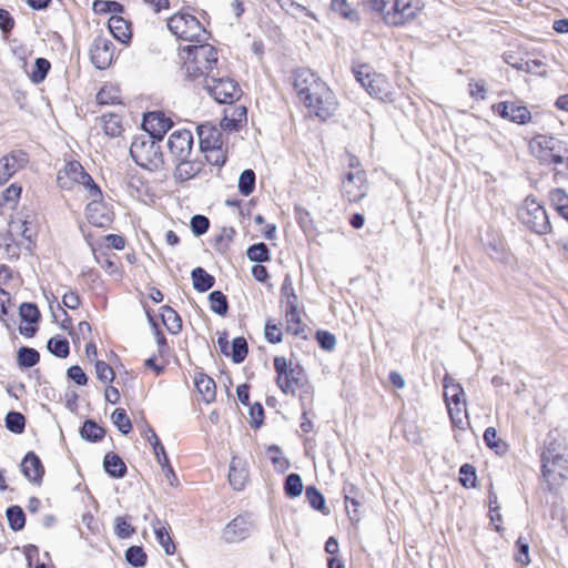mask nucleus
I'll return each instance as SVG.
<instances>
[{
    "label": "nucleus",
    "mask_w": 568,
    "mask_h": 568,
    "mask_svg": "<svg viewBox=\"0 0 568 568\" xmlns=\"http://www.w3.org/2000/svg\"><path fill=\"white\" fill-rule=\"evenodd\" d=\"M290 83L310 118L326 122L336 115L339 109L336 93L317 72L307 67L296 68L291 72Z\"/></svg>",
    "instance_id": "nucleus-1"
},
{
    "label": "nucleus",
    "mask_w": 568,
    "mask_h": 568,
    "mask_svg": "<svg viewBox=\"0 0 568 568\" xmlns=\"http://www.w3.org/2000/svg\"><path fill=\"white\" fill-rule=\"evenodd\" d=\"M210 19L205 11L185 6L166 19L171 34L180 42L203 43L211 39Z\"/></svg>",
    "instance_id": "nucleus-2"
},
{
    "label": "nucleus",
    "mask_w": 568,
    "mask_h": 568,
    "mask_svg": "<svg viewBox=\"0 0 568 568\" xmlns=\"http://www.w3.org/2000/svg\"><path fill=\"white\" fill-rule=\"evenodd\" d=\"M531 154L542 165H552L556 183L568 182V143L555 136L538 134L529 142Z\"/></svg>",
    "instance_id": "nucleus-3"
},
{
    "label": "nucleus",
    "mask_w": 568,
    "mask_h": 568,
    "mask_svg": "<svg viewBox=\"0 0 568 568\" xmlns=\"http://www.w3.org/2000/svg\"><path fill=\"white\" fill-rule=\"evenodd\" d=\"M180 54L183 60L181 69L192 81L207 80L217 69L219 51L207 42L185 45Z\"/></svg>",
    "instance_id": "nucleus-4"
},
{
    "label": "nucleus",
    "mask_w": 568,
    "mask_h": 568,
    "mask_svg": "<svg viewBox=\"0 0 568 568\" xmlns=\"http://www.w3.org/2000/svg\"><path fill=\"white\" fill-rule=\"evenodd\" d=\"M274 382L285 396L295 397L298 392L310 388V381L302 365L283 355L273 358Z\"/></svg>",
    "instance_id": "nucleus-5"
},
{
    "label": "nucleus",
    "mask_w": 568,
    "mask_h": 568,
    "mask_svg": "<svg viewBox=\"0 0 568 568\" xmlns=\"http://www.w3.org/2000/svg\"><path fill=\"white\" fill-rule=\"evenodd\" d=\"M130 154L139 166L150 171L159 170L164 164L161 141L146 134L133 138Z\"/></svg>",
    "instance_id": "nucleus-6"
},
{
    "label": "nucleus",
    "mask_w": 568,
    "mask_h": 568,
    "mask_svg": "<svg viewBox=\"0 0 568 568\" xmlns=\"http://www.w3.org/2000/svg\"><path fill=\"white\" fill-rule=\"evenodd\" d=\"M349 170L342 181V196L349 203H357L364 199L369 190V183L365 170L357 158L348 156Z\"/></svg>",
    "instance_id": "nucleus-7"
},
{
    "label": "nucleus",
    "mask_w": 568,
    "mask_h": 568,
    "mask_svg": "<svg viewBox=\"0 0 568 568\" xmlns=\"http://www.w3.org/2000/svg\"><path fill=\"white\" fill-rule=\"evenodd\" d=\"M57 183L60 189L67 191L83 186L87 193L91 191L92 185H98L82 164L75 160L68 161L64 166L58 171Z\"/></svg>",
    "instance_id": "nucleus-8"
},
{
    "label": "nucleus",
    "mask_w": 568,
    "mask_h": 568,
    "mask_svg": "<svg viewBox=\"0 0 568 568\" xmlns=\"http://www.w3.org/2000/svg\"><path fill=\"white\" fill-rule=\"evenodd\" d=\"M519 220L530 231L544 235L551 232V224L547 211L535 199L527 197L519 210Z\"/></svg>",
    "instance_id": "nucleus-9"
},
{
    "label": "nucleus",
    "mask_w": 568,
    "mask_h": 568,
    "mask_svg": "<svg viewBox=\"0 0 568 568\" xmlns=\"http://www.w3.org/2000/svg\"><path fill=\"white\" fill-rule=\"evenodd\" d=\"M91 201L85 206L88 222L97 227H108L114 220L113 211L102 201V191L99 185H92L87 193Z\"/></svg>",
    "instance_id": "nucleus-10"
},
{
    "label": "nucleus",
    "mask_w": 568,
    "mask_h": 568,
    "mask_svg": "<svg viewBox=\"0 0 568 568\" xmlns=\"http://www.w3.org/2000/svg\"><path fill=\"white\" fill-rule=\"evenodd\" d=\"M88 54L98 70H106L116 59V48L111 39L99 34L91 42Z\"/></svg>",
    "instance_id": "nucleus-11"
},
{
    "label": "nucleus",
    "mask_w": 568,
    "mask_h": 568,
    "mask_svg": "<svg viewBox=\"0 0 568 568\" xmlns=\"http://www.w3.org/2000/svg\"><path fill=\"white\" fill-rule=\"evenodd\" d=\"M209 94L219 103L231 104L236 102L242 95L240 84L231 78L212 77L211 82L205 85Z\"/></svg>",
    "instance_id": "nucleus-12"
},
{
    "label": "nucleus",
    "mask_w": 568,
    "mask_h": 568,
    "mask_svg": "<svg viewBox=\"0 0 568 568\" xmlns=\"http://www.w3.org/2000/svg\"><path fill=\"white\" fill-rule=\"evenodd\" d=\"M193 133L187 129H178L168 138L166 148L172 160L190 158L193 152Z\"/></svg>",
    "instance_id": "nucleus-13"
},
{
    "label": "nucleus",
    "mask_w": 568,
    "mask_h": 568,
    "mask_svg": "<svg viewBox=\"0 0 568 568\" xmlns=\"http://www.w3.org/2000/svg\"><path fill=\"white\" fill-rule=\"evenodd\" d=\"M30 161L29 153L23 149H14L0 159V185L8 182L18 171L24 169Z\"/></svg>",
    "instance_id": "nucleus-14"
},
{
    "label": "nucleus",
    "mask_w": 568,
    "mask_h": 568,
    "mask_svg": "<svg viewBox=\"0 0 568 568\" xmlns=\"http://www.w3.org/2000/svg\"><path fill=\"white\" fill-rule=\"evenodd\" d=\"M493 109L500 118L516 124L525 125L532 121V115L528 108L517 102L503 101L495 104Z\"/></svg>",
    "instance_id": "nucleus-15"
},
{
    "label": "nucleus",
    "mask_w": 568,
    "mask_h": 568,
    "mask_svg": "<svg viewBox=\"0 0 568 568\" xmlns=\"http://www.w3.org/2000/svg\"><path fill=\"white\" fill-rule=\"evenodd\" d=\"M173 121L161 111L148 112L143 116L142 128L148 133L159 141H162L165 133L172 128Z\"/></svg>",
    "instance_id": "nucleus-16"
},
{
    "label": "nucleus",
    "mask_w": 568,
    "mask_h": 568,
    "mask_svg": "<svg viewBox=\"0 0 568 568\" xmlns=\"http://www.w3.org/2000/svg\"><path fill=\"white\" fill-rule=\"evenodd\" d=\"M229 483L236 491L243 490L250 483V466L245 458L233 456L229 467Z\"/></svg>",
    "instance_id": "nucleus-17"
},
{
    "label": "nucleus",
    "mask_w": 568,
    "mask_h": 568,
    "mask_svg": "<svg viewBox=\"0 0 568 568\" xmlns=\"http://www.w3.org/2000/svg\"><path fill=\"white\" fill-rule=\"evenodd\" d=\"M174 163L173 179L178 183L187 182L196 178L204 169V164L199 159L184 158L183 160H172Z\"/></svg>",
    "instance_id": "nucleus-18"
},
{
    "label": "nucleus",
    "mask_w": 568,
    "mask_h": 568,
    "mask_svg": "<svg viewBox=\"0 0 568 568\" xmlns=\"http://www.w3.org/2000/svg\"><path fill=\"white\" fill-rule=\"evenodd\" d=\"M247 121V109L243 104H235V102L229 104L223 110V118L220 125L225 131H237Z\"/></svg>",
    "instance_id": "nucleus-19"
},
{
    "label": "nucleus",
    "mask_w": 568,
    "mask_h": 568,
    "mask_svg": "<svg viewBox=\"0 0 568 568\" xmlns=\"http://www.w3.org/2000/svg\"><path fill=\"white\" fill-rule=\"evenodd\" d=\"M422 10L420 0H394L393 26H403L416 18Z\"/></svg>",
    "instance_id": "nucleus-20"
},
{
    "label": "nucleus",
    "mask_w": 568,
    "mask_h": 568,
    "mask_svg": "<svg viewBox=\"0 0 568 568\" xmlns=\"http://www.w3.org/2000/svg\"><path fill=\"white\" fill-rule=\"evenodd\" d=\"M21 473L33 485L40 486L45 474L44 466L34 452H29L20 464Z\"/></svg>",
    "instance_id": "nucleus-21"
},
{
    "label": "nucleus",
    "mask_w": 568,
    "mask_h": 568,
    "mask_svg": "<svg viewBox=\"0 0 568 568\" xmlns=\"http://www.w3.org/2000/svg\"><path fill=\"white\" fill-rule=\"evenodd\" d=\"M251 523L240 515L232 519L223 529L222 538L227 544L245 540L250 535Z\"/></svg>",
    "instance_id": "nucleus-22"
},
{
    "label": "nucleus",
    "mask_w": 568,
    "mask_h": 568,
    "mask_svg": "<svg viewBox=\"0 0 568 568\" xmlns=\"http://www.w3.org/2000/svg\"><path fill=\"white\" fill-rule=\"evenodd\" d=\"M98 124L104 135L111 139L120 138L125 131L124 119L115 112H106L98 118Z\"/></svg>",
    "instance_id": "nucleus-23"
},
{
    "label": "nucleus",
    "mask_w": 568,
    "mask_h": 568,
    "mask_svg": "<svg viewBox=\"0 0 568 568\" xmlns=\"http://www.w3.org/2000/svg\"><path fill=\"white\" fill-rule=\"evenodd\" d=\"M10 230H16L28 242H33L39 230L38 219L34 214H23L10 222Z\"/></svg>",
    "instance_id": "nucleus-24"
},
{
    "label": "nucleus",
    "mask_w": 568,
    "mask_h": 568,
    "mask_svg": "<svg viewBox=\"0 0 568 568\" xmlns=\"http://www.w3.org/2000/svg\"><path fill=\"white\" fill-rule=\"evenodd\" d=\"M200 150L223 145V135L221 130L212 123H203L197 125Z\"/></svg>",
    "instance_id": "nucleus-25"
},
{
    "label": "nucleus",
    "mask_w": 568,
    "mask_h": 568,
    "mask_svg": "<svg viewBox=\"0 0 568 568\" xmlns=\"http://www.w3.org/2000/svg\"><path fill=\"white\" fill-rule=\"evenodd\" d=\"M284 320L287 334L306 338V325L302 320V308L300 306L285 307Z\"/></svg>",
    "instance_id": "nucleus-26"
},
{
    "label": "nucleus",
    "mask_w": 568,
    "mask_h": 568,
    "mask_svg": "<svg viewBox=\"0 0 568 568\" xmlns=\"http://www.w3.org/2000/svg\"><path fill=\"white\" fill-rule=\"evenodd\" d=\"M356 79L366 88L367 92L379 100H384L388 97L387 82L381 75L365 74L363 77L362 71H356Z\"/></svg>",
    "instance_id": "nucleus-27"
},
{
    "label": "nucleus",
    "mask_w": 568,
    "mask_h": 568,
    "mask_svg": "<svg viewBox=\"0 0 568 568\" xmlns=\"http://www.w3.org/2000/svg\"><path fill=\"white\" fill-rule=\"evenodd\" d=\"M108 28L112 36L123 44H129L132 39V23L125 20L121 14L111 16L108 21Z\"/></svg>",
    "instance_id": "nucleus-28"
},
{
    "label": "nucleus",
    "mask_w": 568,
    "mask_h": 568,
    "mask_svg": "<svg viewBox=\"0 0 568 568\" xmlns=\"http://www.w3.org/2000/svg\"><path fill=\"white\" fill-rule=\"evenodd\" d=\"M194 385L200 398L205 404H211L216 398V384L214 379L205 373H196Z\"/></svg>",
    "instance_id": "nucleus-29"
},
{
    "label": "nucleus",
    "mask_w": 568,
    "mask_h": 568,
    "mask_svg": "<svg viewBox=\"0 0 568 568\" xmlns=\"http://www.w3.org/2000/svg\"><path fill=\"white\" fill-rule=\"evenodd\" d=\"M21 195V184L14 182L7 186L0 194V215H3L8 211L17 210Z\"/></svg>",
    "instance_id": "nucleus-30"
},
{
    "label": "nucleus",
    "mask_w": 568,
    "mask_h": 568,
    "mask_svg": "<svg viewBox=\"0 0 568 568\" xmlns=\"http://www.w3.org/2000/svg\"><path fill=\"white\" fill-rule=\"evenodd\" d=\"M95 102L100 106L123 104L120 87L110 82L104 83L97 92Z\"/></svg>",
    "instance_id": "nucleus-31"
},
{
    "label": "nucleus",
    "mask_w": 568,
    "mask_h": 568,
    "mask_svg": "<svg viewBox=\"0 0 568 568\" xmlns=\"http://www.w3.org/2000/svg\"><path fill=\"white\" fill-rule=\"evenodd\" d=\"M85 241L88 245L90 246L95 261L100 264V266L110 275H114L119 273V265L115 261H113L109 255L105 258H100L98 255L99 252L102 250V242L99 240V237H95L93 234L88 233L85 234Z\"/></svg>",
    "instance_id": "nucleus-32"
},
{
    "label": "nucleus",
    "mask_w": 568,
    "mask_h": 568,
    "mask_svg": "<svg viewBox=\"0 0 568 568\" xmlns=\"http://www.w3.org/2000/svg\"><path fill=\"white\" fill-rule=\"evenodd\" d=\"M154 534L164 552L172 556L176 551V546L171 537V527L166 521L156 519L153 524Z\"/></svg>",
    "instance_id": "nucleus-33"
},
{
    "label": "nucleus",
    "mask_w": 568,
    "mask_h": 568,
    "mask_svg": "<svg viewBox=\"0 0 568 568\" xmlns=\"http://www.w3.org/2000/svg\"><path fill=\"white\" fill-rule=\"evenodd\" d=\"M513 53L508 52L504 54V61L520 71H524L526 73L537 74L540 77H546L547 71L545 69V64L540 60H520V62H513Z\"/></svg>",
    "instance_id": "nucleus-34"
},
{
    "label": "nucleus",
    "mask_w": 568,
    "mask_h": 568,
    "mask_svg": "<svg viewBox=\"0 0 568 568\" xmlns=\"http://www.w3.org/2000/svg\"><path fill=\"white\" fill-rule=\"evenodd\" d=\"M444 399L446 404L458 405L465 400V393L459 383L446 375L444 377Z\"/></svg>",
    "instance_id": "nucleus-35"
},
{
    "label": "nucleus",
    "mask_w": 568,
    "mask_h": 568,
    "mask_svg": "<svg viewBox=\"0 0 568 568\" xmlns=\"http://www.w3.org/2000/svg\"><path fill=\"white\" fill-rule=\"evenodd\" d=\"M236 231L233 226H224L214 236L212 246L215 252L220 254H226L235 239Z\"/></svg>",
    "instance_id": "nucleus-36"
},
{
    "label": "nucleus",
    "mask_w": 568,
    "mask_h": 568,
    "mask_svg": "<svg viewBox=\"0 0 568 568\" xmlns=\"http://www.w3.org/2000/svg\"><path fill=\"white\" fill-rule=\"evenodd\" d=\"M556 440H550L541 453V473L547 481H556L555 469L550 467V459L559 455Z\"/></svg>",
    "instance_id": "nucleus-37"
},
{
    "label": "nucleus",
    "mask_w": 568,
    "mask_h": 568,
    "mask_svg": "<svg viewBox=\"0 0 568 568\" xmlns=\"http://www.w3.org/2000/svg\"><path fill=\"white\" fill-rule=\"evenodd\" d=\"M160 316L164 327L171 334H179L182 331V320L179 313L169 305L160 308Z\"/></svg>",
    "instance_id": "nucleus-38"
},
{
    "label": "nucleus",
    "mask_w": 568,
    "mask_h": 568,
    "mask_svg": "<svg viewBox=\"0 0 568 568\" xmlns=\"http://www.w3.org/2000/svg\"><path fill=\"white\" fill-rule=\"evenodd\" d=\"M103 467L113 478H122L126 474V465L122 458L113 452H110L104 456Z\"/></svg>",
    "instance_id": "nucleus-39"
},
{
    "label": "nucleus",
    "mask_w": 568,
    "mask_h": 568,
    "mask_svg": "<svg viewBox=\"0 0 568 568\" xmlns=\"http://www.w3.org/2000/svg\"><path fill=\"white\" fill-rule=\"evenodd\" d=\"M280 301L285 304V307L300 306L298 296L295 293L293 280L290 274H286L280 288Z\"/></svg>",
    "instance_id": "nucleus-40"
},
{
    "label": "nucleus",
    "mask_w": 568,
    "mask_h": 568,
    "mask_svg": "<svg viewBox=\"0 0 568 568\" xmlns=\"http://www.w3.org/2000/svg\"><path fill=\"white\" fill-rule=\"evenodd\" d=\"M282 323L276 318L268 317L264 326V337L270 344H280L283 341Z\"/></svg>",
    "instance_id": "nucleus-41"
},
{
    "label": "nucleus",
    "mask_w": 568,
    "mask_h": 568,
    "mask_svg": "<svg viewBox=\"0 0 568 568\" xmlns=\"http://www.w3.org/2000/svg\"><path fill=\"white\" fill-rule=\"evenodd\" d=\"M206 162L211 165L222 168L227 161V152L223 145L201 150Z\"/></svg>",
    "instance_id": "nucleus-42"
},
{
    "label": "nucleus",
    "mask_w": 568,
    "mask_h": 568,
    "mask_svg": "<svg viewBox=\"0 0 568 568\" xmlns=\"http://www.w3.org/2000/svg\"><path fill=\"white\" fill-rule=\"evenodd\" d=\"M92 10L97 14L112 13V16H119L124 12V6L114 0H94Z\"/></svg>",
    "instance_id": "nucleus-43"
},
{
    "label": "nucleus",
    "mask_w": 568,
    "mask_h": 568,
    "mask_svg": "<svg viewBox=\"0 0 568 568\" xmlns=\"http://www.w3.org/2000/svg\"><path fill=\"white\" fill-rule=\"evenodd\" d=\"M192 280L194 288L199 292L209 291L215 283L214 277L202 267L192 271Z\"/></svg>",
    "instance_id": "nucleus-44"
},
{
    "label": "nucleus",
    "mask_w": 568,
    "mask_h": 568,
    "mask_svg": "<svg viewBox=\"0 0 568 568\" xmlns=\"http://www.w3.org/2000/svg\"><path fill=\"white\" fill-rule=\"evenodd\" d=\"M81 436L89 442L102 440L105 429L92 419H87L81 427Z\"/></svg>",
    "instance_id": "nucleus-45"
},
{
    "label": "nucleus",
    "mask_w": 568,
    "mask_h": 568,
    "mask_svg": "<svg viewBox=\"0 0 568 568\" xmlns=\"http://www.w3.org/2000/svg\"><path fill=\"white\" fill-rule=\"evenodd\" d=\"M549 199L557 212L568 220V194L562 189H554L549 193Z\"/></svg>",
    "instance_id": "nucleus-46"
},
{
    "label": "nucleus",
    "mask_w": 568,
    "mask_h": 568,
    "mask_svg": "<svg viewBox=\"0 0 568 568\" xmlns=\"http://www.w3.org/2000/svg\"><path fill=\"white\" fill-rule=\"evenodd\" d=\"M9 527L14 530H21L26 525V515L20 506H11L6 511Z\"/></svg>",
    "instance_id": "nucleus-47"
},
{
    "label": "nucleus",
    "mask_w": 568,
    "mask_h": 568,
    "mask_svg": "<svg viewBox=\"0 0 568 568\" xmlns=\"http://www.w3.org/2000/svg\"><path fill=\"white\" fill-rule=\"evenodd\" d=\"M550 467L555 469L556 481H548L550 485H559L565 478L568 471V458L564 455H556L550 459Z\"/></svg>",
    "instance_id": "nucleus-48"
},
{
    "label": "nucleus",
    "mask_w": 568,
    "mask_h": 568,
    "mask_svg": "<svg viewBox=\"0 0 568 568\" xmlns=\"http://www.w3.org/2000/svg\"><path fill=\"white\" fill-rule=\"evenodd\" d=\"M48 349L59 358H65L70 354V345L67 338L54 336L48 341Z\"/></svg>",
    "instance_id": "nucleus-49"
},
{
    "label": "nucleus",
    "mask_w": 568,
    "mask_h": 568,
    "mask_svg": "<svg viewBox=\"0 0 568 568\" xmlns=\"http://www.w3.org/2000/svg\"><path fill=\"white\" fill-rule=\"evenodd\" d=\"M248 354L247 342L243 336L235 337L232 342V348L230 355L233 363H242Z\"/></svg>",
    "instance_id": "nucleus-50"
},
{
    "label": "nucleus",
    "mask_w": 568,
    "mask_h": 568,
    "mask_svg": "<svg viewBox=\"0 0 568 568\" xmlns=\"http://www.w3.org/2000/svg\"><path fill=\"white\" fill-rule=\"evenodd\" d=\"M295 219L300 227L307 235L314 234L316 232L315 222L311 215V213L304 207L295 209Z\"/></svg>",
    "instance_id": "nucleus-51"
},
{
    "label": "nucleus",
    "mask_w": 568,
    "mask_h": 568,
    "mask_svg": "<svg viewBox=\"0 0 568 568\" xmlns=\"http://www.w3.org/2000/svg\"><path fill=\"white\" fill-rule=\"evenodd\" d=\"M446 406L453 426L463 429L464 418H467L466 402H460L458 405L446 404Z\"/></svg>",
    "instance_id": "nucleus-52"
},
{
    "label": "nucleus",
    "mask_w": 568,
    "mask_h": 568,
    "mask_svg": "<svg viewBox=\"0 0 568 568\" xmlns=\"http://www.w3.org/2000/svg\"><path fill=\"white\" fill-rule=\"evenodd\" d=\"M210 308L212 312L224 316L229 311V302L221 291H213L209 295Z\"/></svg>",
    "instance_id": "nucleus-53"
},
{
    "label": "nucleus",
    "mask_w": 568,
    "mask_h": 568,
    "mask_svg": "<svg viewBox=\"0 0 568 568\" xmlns=\"http://www.w3.org/2000/svg\"><path fill=\"white\" fill-rule=\"evenodd\" d=\"M111 419L113 424L116 426V428L124 435H128L132 432V422L130 417L126 414V410L124 408H116L112 415Z\"/></svg>",
    "instance_id": "nucleus-54"
},
{
    "label": "nucleus",
    "mask_w": 568,
    "mask_h": 568,
    "mask_svg": "<svg viewBox=\"0 0 568 568\" xmlns=\"http://www.w3.org/2000/svg\"><path fill=\"white\" fill-rule=\"evenodd\" d=\"M267 455L270 460L272 462L274 468L277 471L284 473L290 467V462L286 457L283 456L280 447L272 445L267 447Z\"/></svg>",
    "instance_id": "nucleus-55"
},
{
    "label": "nucleus",
    "mask_w": 568,
    "mask_h": 568,
    "mask_svg": "<svg viewBox=\"0 0 568 568\" xmlns=\"http://www.w3.org/2000/svg\"><path fill=\"white\" fill-rule=\"evenodd\" d=\"M247 257L252 262L263 263L271 260L270 250L265 243L253 244L247 248Z\"/></svg>",
    "instance_id": "nucleus-56"
},
{
    "label": "nucleus",
    "mask_w": 568,
    "mask_h": 568,
    "mask_svg": "<svg viewBox=\"0 0 568 568\" xmlns=\"http://www.w3.org/2000/svg\"><path fill=\"white\" fill-rule=\"evenodd\" d=\"M51 69V63L44 58H38L34 62L33 70L30 74V79L33 83H41L48 75Z\"/></svg>",
    "instance_id": "nucleus-57"
},
{
    "label": "nucleus",
    "mask_w": 568,
    "mask_h": 568,
    "mask_svg": "<svg viewBox=\"0 0 568 568\" xmlns=\"http://www.w3.org/2000/svg\"><path fill=\"white\" fill-rule=\"evenodd\" d=\"M255 189V173L253 170H244L239 179V191L244 196H248Z\"/></svg>",
    "instance_id": "nucleus-58"
},
{
    "label": "nucleus",
    "mask_w": 568,
    "mask_h": 568,
    "mask_svg": "<svg viewBox=\"0 0 568 568\" xmlns=\"http://www.w3.org/2000/svg\"><path fill=\"white\" fill-rule=\"evenodd\" d=\"M515 560L523 567L528 566L530 564L529 540L526 537L519 536L516 541Z\"/></svg>",
    "instance_id": "nucleus-59"
},
{
    "label": "nucleus",
    "mask_w": 568,
    "mask_h": 568,
    "mask_svg": "<svg viewBox=\"0 0 568 568\" xmlns=\"http://www.w3.org/2000/svg\"><path fill=\"white\" fill-rule=\"evenodd\" d=\"M284 491L288 497H297L303 491V483L302 478L298 474L292 473L290 474L284 484Z\"/></svg>",
    "instance_id": "nucleus-60"
},
{
    "label": "nucleus",
    "mask_w": 568,
    "mask_h": 568,
    "mask_svg": "<svg viewBox=\"0 0 568 568\" xmlns=\"http://www.w3.org/2000/svg\"><path fill=\"white\" fill-rule=\"evenodd\" d=\"M94 368L97 378L103 384H111L115 379V372L106 362L95 361Z\"/></svg>",
    "instance_id": "nucleus-61"
},
{
    "label": "nucleus",
    "mask_w": 568,
    "mask_h": 568,
    "mask_svg": "<svg viewBox=\"0 0 568 568\" xmlns=\"http://www.w3.org/2000/svg\"><path fill=\"white\" fill-rule=\"evenodd\" d=\"M6 426L10 432L21 434L26 428V418L19 412H9L6 416Z\"/></svg>",
    "instance_id": "nucleus-62"
},
{
    "label": "nucleus",
    "mask_w": 568,
    "mask_h": 568,
    "mask_svg": "<svg viewBox=\"0 0 568 568\" xmlns=\"http://www.w3.org/2000/svg\"><path fill=\"white\" fill-rule=\"evenodd\" d=\"M40 361L38 351L30 347H21L18 352V363L23 367H32Z\"/></svg>",
    "instance_id": "nucleus-63"
},
{
    "label": "nucleus",
    "mask_w": 568,
    "mask_h": 568,
    "mask_svg": "<svg viewBox=\"0 0 568 568\" xmlns=\"http://www.w3.org/2000/svg\"><path fill=\"white\" fill-rule=\"evenodd\" d=\"M125 558L134 567H143L146 564L148 556L140 546H131L125 551Z\"/></svg>",
    "instance_id": "nucleus-64"
}]
</instances>
